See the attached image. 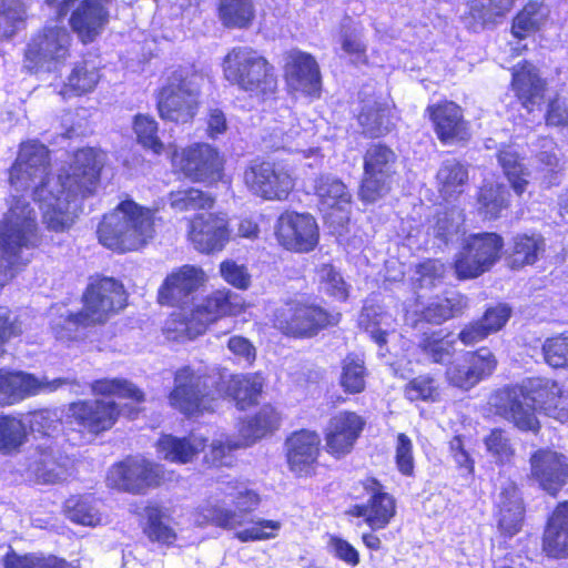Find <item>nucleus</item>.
Listing matches in <instances>:
<instances>
[{"instance_id": "obj_2", "label": "nucleus", "mask_w": 568, "mask_h": 568, "mask_svg": "<svg viewBox=\"0 0 568 568\" xmlns=\"http://www.w3.org/2000/svg\"><path fill=\"white\" fill-rule=\"evenodd\" d=\"M264 379L260 374L225 375L215 369L184 366L176 371L169 402L184 415L213 409L211 403L231 397L240 409L257 403Z\"/></svg>"}, {"instance_id": "obj_44", "label": "nucleus", "mask_w": 568, "mask_h": 568, "mask_svg": "<svg viewBox=\"0 0 568 568\" xmlns=\"http://www.w3.org/2000/svg\"><path fill=\"white\" fill-rule=\"evenodd\" d=\"M27 10V0H1L0 33L2 37L11 38L24 28Z\"/></svg>"}, {"instance_id": "obj_29", "label": "nucleus", "mask_w": 568, "mask_h": 568, "mask_svg": "<svg viewBox=\"0 0 568 568\" xmlns=\"http://www.w3.org/2000/svg\"><path fill=\"white\" fill-rule=\"evenodd\" d=\"M369 487L373 494L367 503L355 505L351 514L356 517H363L373 530L383 529L395 516V500L389 494L382 491L375 480H371Z\"/></svg>"}, {"instance_id": "obj_17", "label": "nucleus", "mask_w": 568, "mask_h": 568, "mask_svg": "<svg viewBox=\"0 0 568 568\" xmlns=\"http://www.w3.org/2000/svg\"><path fill=\"white\" fill-rule=\"evenodd\" d=\"M172 163L187 179L207 184L222 179L223 159L219 151L207 143H195L172 153Z\"/></svg>"}, {"instance_id": "obj_1", "label": "nucleus", "mask_w": 568, "mask_h": 568, "mask_svg": "<svg viewBox=\"0 0 568 568\" xmlns=\"http://www.w3.org/2000/svg\"><path fill=\"white\" fill-rule=\"evenodd\" d=\"M104 153L93 148L78 150L69 169L50 178L49 151L37 141L22 143L10 169L9 181L17 191L32 190L49 230L69 229L77 216L81 199L91 195L100 179Z\"/></svg>"}, {"instance_id": "obj_30", "label": "nucleus", "mask_w": 568, "mask_h": 568, "mask_svg": "<svg viewBox=\"0 0 568 568\" xmlns=\"http://www.w3.org/2000/svg\"><path fill=\"white\" fill-rule=\"evenodd\" d=\"M427 111L442 142L450 143L467 138V124L463 119L462 109L456 103L444 102L429 106Z\"/></svg>"}, {"instance_id": "obj_54", "label": "nucleus", "mask_w": 568, "mask_h": 568, "mask_svg": "<svg viewBox=\"0 0 568 568\" xmlns=\"http://www.w3.org/2000/svg\"><path fill=\"white\" fill-rule=\"evenodd\" d=\"M341 385L345 392L357 394L365 388L364 361L357 356H347L343 362Z\"/></svg>"}, {"instance_id": "obj_40", "label": "nucleus", "mask_w": 568, "mask_h": 568, "mask_svg": "<svg viewBox=\"0 0 568 568\" xmlns=\"http://www.w3.org/2000/svg\"><path fill=\"white\" fill-rule=\"evenodd\" d=\"M28 432L23 420L13 415H0V453L16 454L27 443Z\"/></svg>"}, {"instance_id": "obj_14", "label": "nucleus", "mask_w": 568, "mask_h": 568, "mask_svg": "<svg viewBox=\"0 0 568 568\" xmlns=\"http://www.w3.org/2000/svg\"><path fill=\"white\" fill-rule=\"evenodd\" d=\"M503 246V239L496 233L470 235L455 261L457 276L466 280L485 273L499 258Z\"/></svg>"}, {"instance_id": "obj_59", "label": "nucleus", "mask_w": 568, "mask_h": 568, "mask_svg": "<svg viewBox=\"0 0 568 568\" xmlns=\"http://www.w3.org/2000/svg\"><path fill=\"white\" fill-rule=\"evenodd\" d=\"M148 525L145 534L153 540L165 545L174 542L176 535L174 530L163 521V516L158 507L149 506L145 509Z\"/></svg>"}, {"instance_id": "obj_8", "label": "nucleus", "mask_w": 568, "mask_h": 568, "mask_svg": "<svg viewBox=\"0 0 568 568\" xmlns=\"http://www.w3.org/2000/svg\"><path fill=\"white\" fill-rule=\"evenodd\" d=\"M204 77L192 68L173 71L158 97L160 116L164 120L186 123L197 112Z\"/></svg>"}, {"instance_id": "obj_21", "label": "nucleus", "mask_w": 568, "mask_h": 568, "mask_svg": "<svg viewBox=\"0 0 568 568\" xmlns=\"http://www.w3.org/2000/svg\"><path fill=\"white\" fill-rule=\"evenodd\" d=\"M229 239L227 217L223 213H201L190 221L189 240L202 253L222 251Z\"/></svg>"}, {"instance_id": "obj_27", "label": "nucleus", "mask_w": 568, "mask_h": 568, "mask_svg": "<svg viewBox=\"0 0 568 568\" xmlns=\"http://www.w3.org/2000/svg\"><path fill=\"white\" fill-rule=\"evenodd\" d=\"M313 190L318 199V207L326 215H333L336 211L341 215L338 222L343 223L347 217V209L351 205V194L346 185L332 175H321L314 181Z\"/></svg>"}, {"instance_id": "obj_53", "label": "nucleus", "mask_w": 568, "mask_h": 568, "mask_svg": "<svg viewBox=\"0 0 568 568\" xmlns=\"http://www.w3.org/2000/svg\"><path fill=\"white\" fill-rule=\"evenodd\" d=\"M514 0H471L469 13L481 24L495 21L511 9Z\"/></svg>"}, {"instance_id": "obj_5", "label": "nucleus", "mask_w": 568, "mask_h": 568, "mask_svg": "<svg viewBox=\"0 0 568 568\" xmlns=\"http://www.w3.org/2000/svg\"><path fill=\"white\" fill-rule=\"evenodd\" d=\"M97 233L99 242L110 250L138 251L153 239V212L131 200L122 201L103 216Z\"/></svg>"}, {"instance_id": "obj_23", "label": "nucleus", "mask_w": 568, "mask_h": 568, "mask_svg": "<svg viewBox=\"0 0 568 568\" xmlns=\"http://www.w3.org/2000/svg\"><path fill=\"white\" fill-rule=\"evenodd\" d=\"M202 268L183 265L166 276L159 288V302L165 305H184L193 301V294L205 283Z\"/></svg>"}, {"instance_id": "obj_49", "label": "nucleus", "mask_w": 568, "mask_h": 568, "mask_svg": "<svg viewBox=\"0 0 568 568\" xmlns=\"http://www.w3.org/2000/svg\"><path fill=\"white\" fill-rule=\"evenodd\" d=\"M546 9L537 3H528L514 19L511 31L518 39H524L535 32L546 18Z\"/></svg>"}, {"instance_id": "obj_31", "label": "nucleus", "mask_w": 568, "mask_h": 568, "mask_svg": "<svg viewBox=\"0 0 568 568\" xmlns=\"http://www.w3.org/2000/svg\"><path fill=\"white\" fill-rule=\"evenodd\" d=\"M104 0H83L73 11L70 23L82 42L88 43L95 39L108 22V11Z\"/></svg>"}, {"instance_id": "obj_16", "label": "nucleus", "mask_w": 568, "mask_h": 568, "mask_svg": "<svg viewBox=\"0 0 568 568\" xmlns=\"http://www.w3.org/2000/svg\"><path fill=\"white\" fill-rule=\"evenodd\" d=\"M280 417L277 412L271 406H264L254 416L243 422L239 432L241 440L233 442L229 438L215 439L211 444L210 454L206 459L213 466H223L229 464V455L233 449L248 446L266 434L277 428Z\"/></svg>"}, {"instance_id": "obj_63", "label": "nucleus", "mask_w": 568, "mask_h": 568, "mask_svg": "<svg viewBox=\"0 0 568 568\" xmlns=\"http://www.w3.org/2000/svg\"><path fill=\"white\" fill-rule=\"evenodd\" d=\"M323 290L337 298H345L346 287L341 274L328 264H324L317 272Z\"/></svg>"}, {"instance_id": "obj_61", "label": "nucleus", "mask_w": 568, "mask_h": 568, "mask_svg": "<svg viewBox=\"0 0 568 568\" xmlns=\"http://www.w3.org/2000/svg\"><path fill=\"white\" fill-rule=\"evenodd\" d=\"M464 362L469 365L478 382L490 376L497 367V359L487 347L466 353Z\"/></svg>"}, {"instance_id": "obj_56", "label": "nucleus", "mask_w": 568, "mask_h": 568, "mask_svg": "<svg viewBox=\"0 0 568 568\" xmlns=\"http://www.w3.org/2000/svg\"><path fill=\"white\" fill-rule=\"evenodd\" d=\"M4 568H77L63 559L54 556L42 557L37 555L19 556L9 554L4 559Z\"/></svg>"}, {"instance_id": "obj_36", "label": "nucleus", "mask_w": 568, "mask_h": 568, "mask_svg": "<svg viewBox=\"0 0 568 568\" xmlns=\"http://www.w3.org/2000/svg\"><path fill=\"white\" fill-rule=\"evenodd\" d=\"M32 470L43 484L61 483L70 476V459L51 446L40 448Z\"/></svg>"}, {"instance_id": "obj_3", "label": "nucleus", "mask_w": 568, "mask_h": 568, "mask_svg": "<svg viewBox=\"0 0 568 568\" xmlns=\"http://www.w3.org/2000/svg\"><path fill=\"white\" fill-rule=\"evenodd\" d=\"M258 504L260 497L254 490L237 483H227L196 508L194 523L200 527L236 530L235 538L241 542L274 538L281 528L278 521L250 517Z\"/></svg>"}, {"instance_id": "obj_38", "label": "nucleus", "mask_w": 568, "mask_h": 568, "mask_svg": "<svg viewBox=\"0 0 568 568\" xmlns=\"http://www.w3.org/2000/svg\"><path fill=\"white\" fill-rule=\"evenodd\" d=\"M389 108L377 101L364 102L358 114V123L363 133L376 138L388 133L393 126Z\"/></svg>"}, {"instance_id": "obj_62", "label": "nucleus", "mask_w": 568, "mask_h": 568, "mask_svg": "<svg viewBox=\"0 0 568 568\" xmlns=\"http://www.w3.org/2000/svg\"><path fill=\"white\" fill-rule=\"evenodd\" d=\"M390 316L386 314H378L373 307H364L359 315V324L365 327L371 337L378 344L386 343L387 329L383 326H388Z\"/></svg>"}, {"instance_id": "obj_37", "label": "nucleus", "mask_w": 568, "mask_h": 568, "mask_svg": "<svg viewBox=\"0 0 568 568\" xmlns=\"http://www.w3.org/2000/svg\"><path fill=\"white\" fill-rule=\"evenodd\" d=\"M440 196L447 201H455L465 190L468 182L467 168L455 159L444 161L436 175Z\"/></svg>"}, {"instance_id": "obj_6", "label": "nucleus", "mask_w": 568, "mask_h": 568, "mask_svg": "<svg viewBox=\"0 0 568 568\" xmlns=\"http://www.w3.org/2000/svg\"><path fill=\"white\" fill-rule=\"evenodd\" d=\"M559 385L548 378L535 377L519 385L498 389L491 397L490 404L496 413L515 424L523 430H537L539 422L535 415L537 408L545 412V406L555 399Z\"/></svg>"}, {"instance_id": "obj_50", "label": "nucleus", "mask_w": 568, "mask_h": 568, "mask_svg": "<svg viewBox=\"0 0 568 568\" xmlns=\"http://www.w3.org/2000/svg\"><path fill=\"white\" fill-rule=\"evenodd\" d=\"M508 191L503 184L484 185L478 195L480 210L487 219H496L508 205Z\"/></svg>"}, {"instance_id": "obj_52", "label": "nucleus", "mask_w": 568, "mask_h": 568, "mask_svg": "<svg viewBox=\"0 0 568 568\" xmlns=\"http://www.w3.org/2000/svg\"><path fill=\"white\" fill-rule=\"evenodd\" d=\"M94 324L87 316L82 308L79 313H71L64 310L57 320L53 321L52 329L58 339L71 341L79 337L78 331L80 327Z\"/></svg>"}, {"instance_id": "obj_28", "label": "nucleus", "mask_w": 568, "mask_h": 568, "mask_svg": "<svg viewBox=\"0 0 568 568\" xmlns=\"http://www.w3.org/2000/svg\"><path fill=\"white\" fill-rule=\"evenodd\" d=\"M320 436L315 432L300 430L286 440L290 469L298 476L307 474L320 452Z\"/></svg>"}, {"instance_id": "obj_43", "label": "nucleus", "mask_w": 568, "mask_h": 568, "mask_svg": "<svg viewBox=\"0 0 568 568\" xmlns=\"http://www.w3.org/2000/svg\"><path fill=\"white\" fill-rule=\"evenodd\" d=\"M498 162L513 190L517 195H521L529 182V171L524 165L523 159L513 148H507L499 151Z\"/></svg>"}, {"instance_id": "obj_13", "label": "nucleus", "mask_w": 568, "mask_h": 568, "mask_svg": "<svg viewBox=\"0 0 568 568\" xmlns=\"http://www.w3.org/2000/svg\"><path fill=\"white\" fill-rule=\"evenodd\" d=\"M164 479L162 466L142 456H131L114 464L108 471L110 487L131 494H145Z\"/></svg>"}, {"instance_id": "obj_25", "label": "nucleus", "mask_w": 568, "mask_h": 568, "mask_svg": "<svg viewBox=\"0 0 568 568\" xmlns=\"http://www.w3.org/2000/svg\"><path fill=\"white\" fill-rule=\"evenodd\" d=\"M120 410L113 400H81L70 405L69 416L84 429L100 433L111 428Z\"/></svg>"}, {"instance_id": "obj_32", "label": "nucleus", "mask_w": 568, "mask_h": 568, "mask_svg": "<svg viewBox=\"0 0 568 568\" xmlns=\"http://www.w3.org/2000/svg\"><path fill=\"white\" fill-rule=\"evenodd\" d=\"M496 505L500 529L509 536L515 535L521 526L524 507L513 481L506 480L501 484Z\"/></svg>"}, {"instance_id": "obj_39", "label": "nucleus", "mask_w": 568, "mask_h": 568, "mask_svg": "<svg viewBox=\"0 0 568 568\" xmlns=\"http://www.w3.org/2000/svg\"><path fill=\"white\" fill-rule=\"evenodd\" d=\"M511 267H521L534 264L545 251V241L540 235L520 234L514 237L509 248Z\"/></svg>"}, {"instance_id": "obj_64", "label": "nucleus", "mask_w": 568, "mask_h": 568, "mask_svg": "<svg viewBox=\"0 0 568 568\" xmlns=\"http://www.w3.org/2000/svg\"><path fill=\"white\" fill-rule=\"evenodd\" d=\"M511 315V308L506 304H498L486 310L484 315L478 318L484 324L489 335L499 332L508 322Z\"/></svg>"}, {"instance_id": "obj_46", "label": "nucleus", "mask_w": 568, "mask_h": 568, "mask_svg": "<svg viewBox=\"0 0 568 568\" xmlns=\"http://www.w3.org/2000/svg\"><path fill=\"white\" fill-rule=\"evenodd\" d=\"M214 197L199 189L187 187L172 191L169 194V203L179 212L209 210L214 205Z\"/></svg>"}, {"instance_id": "obj_47", "label": "nucleus", "mask_w": 568, "mask_h": 568, "mask_svg": "<svg viewBox=\"0 0 568 568\" xmlns=\"http://www.w3.org/2000/svg\"><path fill=\"white\" fill-rule=\"evenodd\" d=\"M222 22L230 28H244L254 17L252 0H220Z\"/></svg>"}, {"instance_id": "obj_19", "label": "nucleus", "mask_w": 568, "mask_h": 568, "mask_svg": "<svg viewBox=\"0 0 568 568\" xmlns=\"http://www.w3.org/2000/svg\"><path fill=\"white\" fill-rule=\"evenodd\" d=\"M276 236L287 250L310 252L318 242V227L311 214L285 212L278 217Z\"/></svg>"}, {"instance_id": "obj_11", "label": "nucleus", "mask_w": 568, "mask_h": 568, "mask_svg": "<svg viewBox=\"0 0 568 568\" xmlns=\"http://www.w3.org/2000/svg\"><path fill=\"white\" fill-rule=\"evenodd\" d=\"M341 314L332 313L306 300H294L278 307L274 326L286 335L312 337L321 329L339 322Z\"/></svg>"}, {"instance_id": "obj_26", "label": "nucleus", "mask_w": 568, "mask_h": 568, "mask_svg": "<svg viewBox=\"0 0 568 568\" xmlns=\"http://www.w3.org/2000/svg\"><path fill=\"white\" fill-rule=\"evenodd\" d=\"M286 80L294 91L308 95L318 94L321 90V73L315 59L305 52L293 51L286 62Z\"/></svg>"}, {"instance_id": "obj_58", "label": "nucleus", "mask_w": 568, "mask_h": 568, "mask_svg": "<svg viewBox=\"0 0 568 568\" xmlns=\"http://www.w3.org/2000/svg\"><path fill=\"white\" fill-rule=\"evenodd\" d=\"M488 454L499 464H507L515 455V449L507 433L501 429H493L484 439Z\"/></svg>"}, {"instance_id": "obj_55", "label": "nucleus", "mask_w": 568, "mask_h": 568, "mask_svg": "<svg viewBox=\"0 0 568 568\" xmlns=\"http://www.w3.org/2000/svg\"><path fill=\"white\" fill-rule=\"evenodd\" d=\"M92 392L101 395H118L121 397L131 398L136 403L144 400V394L132 383L126 379H100L92 384Z\"/></svg>"}, {"instance_id": "obj_33", "label": "nucleus", "mask_w": 568, "mask_h": 568, "mask_svg": "<svg viewBox=\"0 0 568 568\" xmlns=\"http://www.w3.org/2000/svg\"><path fill=\"white\" fill-rule=\"evenodd\" d=\"M206 445V439L197 434L179 438L164 435L158 442V453L172 463L186 464L192 462Z\"/></svg>"}, {"instance_id": "obj_7", "label": "nucleus", "mask_w": 568, "mask_h": 568, "mask_svg": "<svg viewBox=\"0 0 568 568\" xmlns=\"http://www.w3.org/2000/svg\"><path fill=\"white\" fill-rule=\"evenodd\" d=\"M224 79L252 97H265L275 92L277 79L274 68L255 49L247 45L232 48L222 61Z\"/></svg>"}, {"instance_id": "obj_20", "label": "nucleus", "mask_w": 568, "mask_h": 568, "mask_svg": "<svg viewBox=\"0 0 568 568\" xmlns=\"http://www.w3.org/2000/svg\"><path fill=\"white\" fill-rule=\"evenodd\" d=\"M530 476L548 494L555 496L568 484V459L550 449H538L530 456Z\"/></svg>"}, {"instance_id": "obj_57", "label": "nucleus", "mask_w": 568, "mask_h": 568, "mask_svg": "<svg viewBox=\"0 0 568 568\" xmlns=\"http://www.w3.org/2000/svg\"><path fill=\"white\" fill-rule=\"evenodd\" d=\"M134 132L138 141L146 149L152 150L155 154L164 151V144L158 138V123L149 115L139 114L134 119Z\"/></svg>"}, {"instance_id": "obj_60", "label": "nucleus", "mask_w": 568, "mask_h": 568, "mask_svg": "<svg viewBox=\"0 0 568 568\" xmlns=\"http://www.w3.org/2000/svg\"><path fill=\"white\" fill-rule=\"evenodd\" d=\"M542 353L548 365L555 368H568V333L547 338Z\"/></svg>"}, {"instance_id": "obj_34", "label": "nucleus", "mask_w": 568, "mask_h": 568, "mask_svg": "<svg viewBox=\"0 0 568 568\" xmlns=\"http://www.w3.org/2000/svg\"><path fill=\"white\" fill-rule=\"evenodd\" d=\"M544 550L551 557L568 556V501L559 504L549 518Z\"/></svg>"}, {"instance_id": "obj_4", "label": "nucleus", "mask_w": 568, "mask_h": 568, "mask_svg": "<svg viewBox=\"0 0 568 568\" xmlns=\"http://www.w3.org/2000/svg\"><path fill=\"white\" fill-rule=\"evenodd\" d=\"M0 219V285L9 283L31 261L41 243L38 214L24 196L11 195Z\"/></svg>"}, {"instance_id": "obj_12", "label": "nucleus", "mask_w": 568, "mask_h": 568, "mask_svg": "<svg viewBox=\"0 0 568 568\" xmlns=\"http://www.w3.org/2000/svg\"><path fill=\"white\" fill-rule=\"evenodd\" d=\"M71 34L65 27L48 24L34 34L26 49V68L51 71L70 55Z\"/></svg>"}, {"instance_id": "obj_48", "label": "nucleus", "mask_w": 568, "mask_h": 568, "mask_svg": "<svg viewBox=\"0 0 568 568\" xmlns=\"http://www.w3.org/2000/svg\"><path fill=\"white\" fill-rule=\"evenodd\" d=\"M467 307L465 297L456 294L452 297L439 298L427 305L424 310V318L433 324H442L448 318L460 314Z\"/></svg>"}, {"instance_id": "obj_18", "label": "nucleus", "mask_w": 568, "mask_h": 568, "mask_svg": "<svg viewBox=\"0 0 568 568\" xmlns=\"http://www.w3.org/2000/svg\"><path fill=\"white\" fill-rule=\"evenodd\" d=\"M123 285L111 277L91 283L83 295V310L91 322L103 323L125 306Z\"/></svg>"}, {"instance_id": "obj_41", "label": "nucleus", "mask_w": 568, "mask_h": 568, "mask_svg": "<svg viewBox=\"0 0 568 568\" xmlns=\"http://www.w3.org/2000/svg\"><path fill=\"white\" fill-rule=\"evenodd\" d=\"M338 43L341 50L352 63L359 65L368 63L367 43L362 27L343 24L338 36Z\"/></svg>"}, {"instance_id": "obj_22", "label": "nucleus", "mask_w": 568, "mask_h": 568, "mask_svg": "<svg viewBox=\"0 0 568 568\" xmlns=\"http://www.w3.org/2000/svg\"><path fill=\"white\" fill-rule=\"evenodd\" d=\"M365 424V419L355 412L343 410L332 416L325 428L327 452L335 457L351 453Z\"/></svg>"}, {"instance_id": "obj_42", "label": "nucleus", "mask_w": 568, "mask_h": 568, "mask_svg": "<svg viewBox=\"0 0 568 568\" xmlns=\"http://www.w3.org/2000/svg\"><path fill=\"white\" fill-rule=\"evenodd\" d=\"M418 347L433 363L445 364L455 353V339L450 333L444 334L440 329L424 334Z\"/></svg>"}, {"instance_id": "obj_24", "label": "nucleus", "mask_w": 568, "mask_h": 568, "mask_svg": "<svg viewBox=\"0 0 568 568\" xmlns=\"http://www.w3.org/2000/svg\"><path fill=\"white\" fill-rule=\"evenodd\" d=\"M67 384L65 379H38L24 372L0 369V406L12 405L41 390L53 392Z\"/></svg>"}, {"instance_id": "obj_45", "label": "nucleus", "mask_w": 568, "mask_h": 568, "mask_svg": "<svg viewBox=\"0 0 568 568\" xmlns=\"http://www.w3.org/2000/svg\"><path fill=\"white\" fill-rule=\"evenodd\" d=\"M100 80L99 70L88 62L77 64L60 93L67 98L71 94L81 95L92 91Z\"/></svg>"}, {"instance_id": "obj_9", "label": "nucleus", "mask_w": 568, "mask_h": 568, "mask_svg": "<svg viewBox=\"0 0 568 568\" xmlns=\"http://www.w3.org/2000/svg\"><path fill=\"white\" fill-rule=\"evenodd\" d=\"M235 298L236 295L231 292L216 291L197 302L190 312L182 308L174 313L168 321L166 328L176 333V337L195 338L219 317L235 314L239 310Z\"/></svg>"}, {"instance_id": "obj_35", "label": "nucleus", "mask_w": 568, "mask_h": 568, "mask_svg": "<svg viewBox=\"0 0 568 568\" xmlns=\"http://www.w3.org/2000/svg\"><path fill=\"white\" fill-rule=\"evenodd\" d=\"M513 89L523 105L530 110L541 102L544 98L545 83L538 75L536 68L525 63L516 68L513 73Z\"/></svg>"}, {"instance_id": "obj_15", "label": "nucleus", "mask_w": 568, "mask_h": 568, "mask_svg": "<svg viewBox=\"0 0 568 568\" xmlns=\"http://www.w3.org/2000/svg\"><path fill=\"white\" fill-rule=\"evenodd\" d=\"M397 156L385 144L369 145L364 156V180L359 195L366 202H375L385 195L390 187V181L396 170Z\"/></svg>"}, {"instance_id": "obj_10", "label": "nucleus", "mask_w": 568, "mask_h": 568, "mask_svg": "<svg viewBox=\"0 0 568 568\" xmlns=\"http://www.w3.org/2000/svg\"><path fill=\"white\" fill-rule=\"evenodd\" d=\"M296 180L293 166L284 162L254 160L243 174L247 190L265 201L287 200Z\"/></svg>"}, {"instance_id": "obj_51", "label": "nucleus", "mask_w": 568, "mask_h": 568, "mask_svg": "<svg viewBox=\"0 0 568 568\" xmlns=\"http://www.w3.org/2000/svg\"><path fill=\"white\" fill-rule=\"evenodd\" d=\"M67 517L79 525L95 527L102 517L97 507L88 498L72 497L65 501Z\"/></svg>"}]
</instances>
